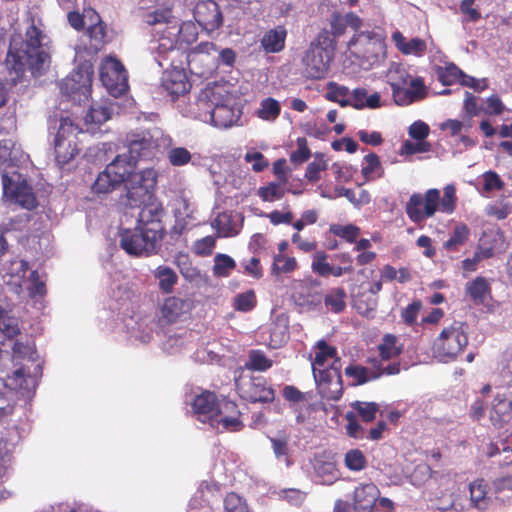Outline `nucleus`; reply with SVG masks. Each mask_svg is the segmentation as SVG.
Segmentation results:
<instances>
[{
	"label": "nucleus",
	"instance_id": "nucleus-20",
	"mask_svg": "<svg viewBox=\"0 0 512 512\" xmlns=\"http://www.w3.org/2000/svg\"><path fill=\"white\" fill-rule=\"evenodd\" d=\"M162 86L172 96L173 100L189 92L191 88V84L183 69L166 71L162 78Z\"/></svg>",
	"mask_w": 512,
	"mask_h": 512
},
{
	"label": "nucleus",
	"instance_id": "nucleus-25",
	"mask_svg": "<svg viewBox=\"0 0 512 512\" xmlns=\"http://www.w3.org/2000/svg\"><path fill=\"white\" fill-rule=\"evenodd\" d=\"M286 38L287 29L283 25H278L263 34L260 45L266 53H279L285 48Z\"/></svg>",
	"mask_w": 512,
	"mask_h": 512
},
{
	"label": "nucleus",
	"instance_id": "nucleus-31",
	"mask_svg": "<svg viewBox=\"0 0 512 512\" xmlns=\"http://www.w3.org/2000/svg\"><path fill=\"white\" fill-rule=\"evenodd\" d=\"M170 27L173 29V31H171L172 34L178 32L177 40L180 47L183 45H191L198 38V29L192 21H184L180 23L177 18L175 23Z\"/></svg>",
	"mask_w": 512,
	"mask_h": 512
},
{
	"label": "nucleus",
	"instance_id": "nucleus-53",
	"mask_svg": "<svg viewBox=\"0 0 512 512\" xmlns=\"http://www.w3.org/2000/svg\"><path fill=\"white\" fill-rule=\"evenodd\" d=\"M344 462L351 471H361L367 465V459L360 449H351L346 452Z\"/></svg>",
	"mask_w": 512,
	"mask_h": 512
},
{
	"label": "nucleus",
	"instance_id": "nucleus-12",
	"mask_svg": "<svg viewBox=\"0 0 512 512\" xmlns=\"http://www.w3.org/2000/svg\"><path fill=\"white\" fill-rule=\"evenodd\" d=\"M128 154L127 157L135 164L139 160L150 159L154 156L158 144L149 131L131 133L126 138Z\"/></svg>",
	"mask_w": 512,
	"mask_h": 512
},
{
	"label": "nucleus",
	"instance_id": "nucleus-51",
	"mask_svg": "<svg viewBox=\"0 0 512 512\" xmlns=\"http://www.w3.org/2000/svg\"><path fill=\"white\" fill-rule=\"evenodd\" d=\"M112 110L108 106L94 104L85 116V122L91 124H102L111 118Z\"/></svg>",
	"mask_w": 512,
	"mask_h": 512
},
{
	"label": "nucleus",
	"instance_id": "nucleus-33",
	"mask_svg": "<svg viewBox=\"0 0 512 512\" xmlns=\"http://www.w3.org/2000/svg\"><path fill=\"white\" fill-rule=\"evenodd\" d=\"M380 359L378 361L382 362V366L384 362L389 361L392 358L398 357L402 353V347L397 346V337L392 334H386L382 342L378 346Z\"/></svg>",
	"mask_w": 512,
	"mask_h": 512
},
{
	"label": "nucleus",
	"instance_id": "nucleus-57",
	"mask_svg": "<svg viewBox=\"0 0 512 512\" xmlns=\"http://www.w3.org/2000/svg\"><path fill=\"white\" fill-rule=\"evenodd\" d=\"M224 509L225 512H249L245 500L234 492L228 493L225 496Z\"/></svg>",
	"mask_w": 512,
	"mask_h": 512
},
{
	"label": "nucleus",
	"instance_id": "nucleus-62",
	"mask_svg": "<svg viewBox=\"0 0 512 512\" xmlns=\"http://www.w3.org/2000/svg\"><path fill=\"white\" fill-rule=\"evenodd\" d=\"M289 436L281 434L277 437L270 438L272 449L277 458L288 457L289 453Z\"/></svg>",
	"mask_w": 512,
	"mask_h": 512
},
{
	"label": "nucleus",
	"instance_id": "nucleus-32",
	"mask_svg": "<svg viewBox=\"0 0 512 512\" xmlns=\"http://www.w3.org/2000/svg\"><path fill=\"white\" fill-rule=\"evenodd\" d=\"M153 275L159 281V289L166 294H170L178 282L176 272L168 266H158Z\"/></svg>",
	"mask_w": 512,
	"mask_h": 512
},
{
	"label": "nucleus",
	"instance_id": "nucleus-43",
	"mask_svg": "<svg viewBox=\"0 0 512 512\" xmlns=\"http://www.w3.org/2000/svg\"><path fill=\"white\" fill-rule=\"evenodd\" d=\"M114 180V177L108 172L107 168H105L104 171L99 173L92 184V191L96 194H108L120 186L118 182Z\"/></svg>",
	"mask_w": 512,
	"mask_h": 512
},
{
	"label": "nucleus",
	"instance_id": "nucleus-10",
	"mask_svg": "<svg viewBox=\"0 0 512 512\" xmlns=\"http://www.w3.org/2000/svg\"><path fill=\"white\" fill-rule=\"evenodd\" d=\"M368 363L371 365V369L359 365H349L345 368V374L354 379L355 385H363L369 381L376 380L383 375H396L400 372L399 362H393L387 364V366H382L381 361H378L376 358H372L368 360Z\"/></svg>",
	"mask_w": 512,
	"mask_h": 512
},
{
	"label": "nucleus",
	"instance_id": "nucleus-13",
	"mask_svg": "<svg viewBox=\"0 0 512 512\" xmlns=\"http://www.w3.org/2000/svg\"><path fill=\"white\" fill-rule=\"evenodd\" d=\"M241 412L234 401L223 400L218 402L215 419L212 420V427L223 431L237 432L244 427L240 420Z\"/></svg>",
	"mask_w": 512,
	"mask_h": 512
},
{
	"label": "nucleus",
	"instance_id": "nucleus-2",
	"mask_svg": "<svg viewBox=\"0 0 512 512\" xmlns=\"http://www.w3.org/2000/svg\"><path fill=\"white\" fill-rule=\"evenodd\" d=\"M43 37L42 31L32 24L25 32L21 48L13 49L10 46L5 64L10 73L15 74L13 80L20 79L26 69L30 70L34 77L45 73L51 57L42 43Z\"/></svg>",
	"mask_w": 512,
	"mask_h": 512
},
{
	"label": "nucleus",
	"instance_id": "nucleus-56",
	"mask_svg": "<svg viewBox=\"0 0 512 512\" xmlns=\"http://www.w3.org/2000/svg\"><path fill=\"white\" fill-rule=\"evenodd\" d=\"M272 366V360L267 358L264 352L252 350L249 353V367L257 371H266Z\"/></svg>",
	"mask_w": 512,
	"mask_h": 512
},
{
	"label": "nucleus",
	"instance_id": "nucleus-38",
	"mask_svg": "<svg viewBox=\"0 0 512 512\" xmlns=\"http://www.w3.org/2000/svg\"><path fill=\"white\" fill-rule=\"evenodd\" d=\"M364 165L361 173L366 181L374 180L383 176V168L380 158L376 153H369L364 156Z\"/></svg>",
	"mask_w": 512,
	"mask_h": 512
},
{
	"label": "nucleus",
	"instance_id": "nucleus-8",
	"mask_svg": "<svg viewBox=\"0 0 512 512\" xmlns=\"http://www.w3.org/2000/svg\"><path fill=\"white\" fill-rule=\"evenodd\" d=\"M333 60V53L320 43L312 42L302 59L303 72L307 78L323 79L330 68Z\"/></svg>",
	"mask_w": 512,
	"mask_h": 512
},
{
	"label": "nucleus",
	"instance_id": "nucleus-42",
	"mask_svg": "<svg viewBox=\"0 0 512 512\" xmlns=\"http://www.w3.org/2000/svg\"><path fill=\"white\" fill-rule=\"evenodd\" d=\"M281 113L280 103L272 98L268 97L261 101L260 108L257 111V116L265 121H275Z\"/></svg>",
	"mask_w": 512,
	"mask_h": 512
},
{
	"label": "nucleus",
	"instance_id": "nucleus-35",
	"mask_svg": "<svg viewBox=\"0 0 512 512\" xmlns=\"http://www.w3.org/2000/svg\"><path fill=\"white\" fill-rule=\"evenodd\" d=\"M312 371L317 388H319V384L332 383L335 377L342 379L340 358H336V361H333V363L329 367H317L315 370Z\"/></svg>",
	"mask_w": 512,
	"mask_h": 512
},
{
	"label": "nucleus",
	"instance_id": "nucleus-23",
	"mask_svg": "<svg viewBox=\"0 0 512 512\" xmlns=\"http://www.w3.org/2000/svg\"><path fill=\"white\" fill-rule=\"evenodd\" d=\"M329 256L324 251H317L311 262V270L314 274L327 278L329 276L341 277L345 274H351L349 267L334 266L328 261Z\"/></svg>",
	"mask_w": 512,
	"mask_h": 512
},
{
	"label": "nucleus",
	"instance_id": "nucleus-45",
	"mask_svg": "<svg viewBox=\"0 0 512 512\" xmlns=\"http://www.w3.org/2000/svg\"><path fill=\"white\" fill-rule=\"evenodd\" d=\"M456 204V188L453 184H448L443 189V197L439 194L438 211L446 214H452L456 209Z\"/></svg>",
	"mask_w": 512,
	"mask_h": 512
},
{
	"label": "nucleus",
	"instance_id": "nucleus-52",
	"mask_svg": "<svg viewBox=\"0 0 512 512\" xmlns=\"http://www.w3.org/2000/svg\"><path fill=\"white\" fill-rule=\"evenodd\" d=\"M236 267L232 257L226 254H217L214 258L213 274L217 277H227Z\"/></svg>",
	"mask_w": 512,
	"mask_h": 512
},
{
	"label": "nucleus",
	"instance_id": "nucleus-47",
	"mask_svg": "<svg viewBox=\"0 0 512 512\" xmlns=\"http://www.w3.org/2000/svg\"><path fill=\"white\" fill-rule=\"evenodd\" d=\"M298 263L294 257H286L284 254H276L273 257L271 272L273 275L291 273L296 270Z\"/></svg>",
	"mask_w": 512,
	"mask_h": 512
},
{
	"label": "nucleus",
	"instance_id": "nucleus-19",
	"mask_svg": "<svg viewBox=\"0 0 512 512\" xmlns=\"http://www.w3.org/2000/svg\"><path fill=\"white\" fill-rule=\"evenodd\" d=\"M61 92L73 100L87 98L91 93L90 76L83 77L79 72L73 73L61 82Z\"/></svg>",
	"mask_w": 512,
	"mask_h": 512
},
{
	"label": "nucleus",
	"instance_id": "nucleus-64",
	"mask_svg": "<svg viewBox=\"0 0 512 512\" xmlns=\"http://www.w3.org/2000/svg\"><path fill=\"white\" fill-rule=\"evenodd\" d=\"M484 184L483 190L485 192H491L493 190H502L504 182L500 176L492 170H489L483 174Z\"/></svg>",
	"mask_w": 512,
	"mask_h": 512
},
{
	"label": "nucleus",
	"instance_id": "nucleus-1",
	"mask_svg": "<svg viewBox=\"0 0 512 512\" xmlns=\"http://www.w3.org/2000/svg\"><path fill=\"white\" fill-rule=\"evenodd\" d=\"M164 214L162 203L155 200L145 203L136 227L119 231L120 247L131 256L157 254L166 233L162 221Z\"/></svg>",
	"mask_w": 512,
	"mask_h": 512
},
{
	"label": "nucleus",
	"instance_id": "nucleus-27",
	"mask_svg": "<svg viewBox=\"0 0 512 512\" xmlns=\"http://www.w3.org/2000/svg\"><path fill=\"white\" fill-rule=\"evenodd\" d=\"M136 164L126 154L117 155L116 158L106 166L108 172L114 177L119 185L127 182L130 174L135 170Z\"/></svg>",
	"mask_w": 512,
	"mask_h": 512
},
{
	"label": "nucleus",
	"instance_id": "nucleus-6",
	"mask_svg": "<svg viewBox=\"0 0 512 512\" xmlns=\"http://www.w3.org/2000/svg\"><path fill=\"white\" fill-rule=\"evenodd\" d=\"M99 76L109 94L114 97L125 94L129 88L127 70L116 57L108 56L102 60Z\"/></svg>",
	"mask_w": 512,
	"mask_h": 512
},
{
	"label": "nucleus",
	"instance_id": "nucleus-7",
	"mask_svg": "<svg viewBox=\"0 0 512 512\" xmlns=\"http://www.w3.org/2000/svg\"><path fill=\"white\" fill-rule=\"evenodd\" d=\"M439 190L428 189L424 194L414 193L406 203L405 211L409 219L414 223H420L431 218L438 211Z\"/></svg>",
	"mask_w": 512,
	"mask_h": 512
},
{
	"label": "nucleus",
	"instance_id": "nucleus-60",
	"mask_svg": "<svg viewBox=\"0 0 512 512\" xmlns=\"http://www.w3.org/2000/svg\"><path fill=\"white\" fill-rule=\"evenodd\" d=\"M327 169V163L323 158L315 159L310 162L306 168L305 178L310 182H317L320 180V173Z\"/></svg>",
	"mask_w": 512,
	"mask_h": 512
},
{
	"label": "nucleus",
	"instance_id": "nucleus-44",
	"mask_svg": "<svg viewBox=\"0 0 512 512\" xmlns=\"http://www.w3.org/2000/svg\"><path fill=\"white\" fill-rule=\"evenodd\" d=\"M317 390L322 399L327 401H338L343 394L342 379L335 377L329 385L328 383L319 384V388H317Z\"/></svg>",
	"mask_w": 512,
	"mask_h": 512
},
{
	"label": "nucleus",
	"instance_id": "nucleus-58",
	"mask_svg": "<svg viewBox=\"0 0 512 512\" xmlns=\"http://www.w3.org/2000/svg\"><path fill=\"white\" fill-rule=\"evenodd\" d=\"M191 158V153L184 147H175L168 152V160L173 166H184Z\"/></svg>",
	"mask_w": 512,
	"mask_h": 512
},
{
	"label": "nucleus",
	"instance_id": "nucleus-18",
	"mask_svg": "<svg viewBox=\"0 0 512 512\" xmlns=\"http://www.w3.org/2000/svg\"><path fill=\"white\" fill-rule=\"evenodd\" d=\"M506 249L505 236L499 229H488L484 231L479 239L477 251L485 259L492 258L496 253Z\"/></svg>",
	"mask_w": 512,
	"mask_h": 512
},
{
	"label": "nucleus",
	"instance_id": "nucleus-5",
	"mask_svg": "<svg viewBox=\"0 0 512 512\" xmlns=\"http://www.w3.org/2000/svg\"><path fill=\"white\" fill-rule=\"evenodd\" d=\"M82 130L69 117H62L54 143L55 160L61 167L79 153L77 136Z\"/></svg>",
	"mask_w": 512,
	"mask_h": 512
},
{
	"label": "nucleus",
	"instance_id": "nucleus-34",
	"mask_svg": "<svg viewBox=\"0 0 512 512\" xmlns=\"http://www.w3.org/2000/svg\"><path fill=\"white\" fill-rule=\"evenodd\" d=\"M346 291L343 287H336L322 298L325 306L333 313H341L346 308Z\"/></svg>",
	"mask_w": 512,
	"mask_h": 512
},
{
	"label": "nucleus",
	"instance_id": "nucleus-61",
	"mask_svg": "<svg viewBox=\"0 0 512 512\" xmlns=\"http://www.w3.org/2000/svg\"><path fill=\"white\" fill-rule=\"evenodd\" d=\"M392 89V95L394 101L397 105H409L414 102L413 98L410 95V92L403 87V82L400 83H390Z\"/></svg>",
	"mask_w": 512,
	"mask_h": 512
},
{
	"label": "nucleus",
	"instance_id": "nucleus-55",
	"mask_svg": "<svg viewBox=\"0 0 512 512\" xmlns=\"http://www.w3.org/2000/svg\"><path fill=\"white\" fill-rule=\"evenodd\" d=\"M316 475L321 478L320 483L332 484L336 479V469L333 463L321 462L314 465Z\"/></svg>",
	"mask_w": 512,
	"mask_h": 512
},
{
	"label": "nucleus",
	"instance_id": "nucleus-16",
	"mask_svg": "<svg viewBox=\"0 0 512 512\" xmlns=\"http://www.w3.org/2000/svg\"><path fill=\"white\" fill-rule=\"evenodd\" d=\"M380 490L374 483H361L353 490L351 501L354 512H377Z\"/></svg>",
	"mask_w": 512,
	"mask_h": 512
},
{
	"label": "nucleus",
	"instance_id": "nucleus-17",
	"mask_svg": "<svg viewBox=\"0 0 512 512\" xmlns=\"http://www.w3.org/2000/svg\"><path fill=\"white\" fill-rule=\"evenodd\" d=\"M321 285L317 279L296 280L293 284L292 298L300 306H318L322 295L316 291Z\"/></svg>",
	"mask_w": 512,
	"mask_h": 512
},
{
	"label": "nucleus",
	"instance_id": "nucleus-26",
	"mask_svg": "<svg viewBox=\"0 0 512 512\" xmlns=\"http://www.w3.org/2000/svg\"><path fill=\"white\" fill-rule=\"evenodd\" d=\"M353 307L363 317H373L378 306V297L366 291L361 285L352 298Z\"/></svg>",
	"mask_w": 512,
	"mask_h": 512
},
{
	"label": "nucleus",
	"instance_id": "nucleus-9",
	"mask_svg": "<svg viewBox=\"0 0 512 512\" xmlns=\"http://www.w3.org/2000/svg\"><path fill=\"white\" fill-rule=\"evenodd\" d=\"M2 184L4 196L10 198L22 207L31 210L37 206L36 197L32 187L17 172H12L9 176L7 172L2 174Z\"/></svg>",
	"mask_w": 512,
	"mask_h": 512
},
{
	"label": "nucleus",
	"instance_id": "nucleus-63",
	"mask_svg": "<svg viewBox=\"0 0 512 512\" xmlns=\"http://www.w3.org/2000/svg\"><path fill=\"white\" fill-rule=\"evenodd\" d=\"M431 150V144L425 140L416 143L406 140L401 148V154L413 155L416 153H425Z\"/></svg>",
	"mask_w": 512,
	"mask_h": 512
},
{
	"label": "nucleus",
	"instance_id": "nucleus-54",
	"mask_svg": "<svg viewBox=\"0 0 512 512\" xmlns=\"http://www.w3.org/2000/svg\"><path fill=\"white\" fill-rule=\"evenodd\" d=\"M257 300L253 290L238 294L234 298V309L241 312H249L256 307Z\"/></svg>",
	"mask_w": 512,
	"mask_h": 512
},
{
	"label": "nucleus",
	"instance_id": "nucleus-24",
	"mask_svg": "<svg viewBox=\"0 0 512 512\" xmlns=\"http://www.w3.org/2000/svg\"><path fill=\"white\" fill-rule=\"evenodd\" d=\"M469 495L471 507L482 512L489 509L492 498L490 487L484 479H476L469 484Z\"/></svg>",
	"mask_w": 512,
	"mask_h": 512
},
{
	"label": "nucleus",
	"instance_id": "nucleus-28",
	"mask_svg": "<svg viewBox=\"0 0 512 512\" xmlns=\"http://www.w3.org/2000/svg\"><path fill=\"white\" fill-rule=\"evenodd\" d=\"M350 105L355 109H376L381 106V96L378 92L368 95L365 88H356L350 93Z\"/></svg>",
	"mask_w": 512,
	"mask_h": 512
},
{
	"label": "nucleus",
	"instance_id": "nucleus-49",
	"mask_svg": "<svg viewBox=\"0 0 512 512\" xmlns=\"http://www.w3.org/2000/svg\"><path fill=\"white\" fill-rule=\"evenodd\" d=\"M329 231L348 243H355L360 235V228L354 224H332L329 227Z\"/></svg>",
	"mask_w": 512,
	"mask_h": 512
},
{
	"label": "nucleus",
	"instance_id": "nucleus-37",
	"mask_svg": "<svg viewBox=\"0 0 512 512\" xmlns=\"http://www.w3.org/2000/svg\"><path fill=\"white\" fill-rule=\"evenodd\" d=\"M315 348L317 351L312 362V370H315L317 367H325L329 359L336 361V358H339L336 348L329 345L325 340L318 341Z\"/></svg>",
	"mask_w": 512,
	"mask_h": 512
},
{
	"label": "nucleus",
	"instance_id": "nucleus-39",
	"mask_svg": "<svg viewBox=\"0 0 512 512\" xmlns=\"http://www.w3.org/2000/svg\"><path fill=\"white\" fill-rule=\"evenodd\" d=\"M284 183L281 182H270L266 186L258 188L257 195L264 202H274L284 197L286 193Z\"/></svg>",
	"mask_w": 512,
	"mask_h": 512
},
{
	"label": "nucleus",
	"instance_id": "nucleus-21",
	"mask_svg": "<svg viewBox=\"0 0 512 512\" xmlns=\"http://www.w3.org/2000/svg\"><path fill=\"white\" fill-rule=\"evenodd\" d=\"M217 405L218 400L215 393L205 391L194 398L192 409L200 421L208 422L212 426V420L216 416Z\"/></svg>",
	"mask_w": 512,
	"mask_h": 512
},
{
	"label": "nucleus",
	"instance_id": "nucleus-48",
	"mask_svg": "<svg viewBox=\"0 0 512 512\" xmlns=\"http://www.w3.org/2000/svg\"><path fill=\"white\" fill-rule=\"evenodd\" d=\"M461 76H463V71L454 63L439 67L437 70L438 80L445 86L459 82Z\"/></svg>",
	"mask_w": 512,
	"mask_h": 512
},
{
	"label": "nucleus",
	"instance_id": "nucleus-15",
	"mask_svg": "<svg viewBox=\"0 0 512 512\" xmlns=\"http://www.w3.org/2000/svg\"><path fill=\"white\" fill-rule=\"evenodd\" d=\"M86 16L91 24L86 29V35L89 38L88 49L91 53H98L110 42L108 36L107 25L104 23L99 14L93 8L86 11Z\"/></svg>",
	"mask_w": 512,
	"mask_h": 512
},
{
	"label": "nucleus",
	"instance_id": "nucleus-11",
	"mask_svg": "<svg viewBox=\"0 0 512 512\" xmlns=\"http://www.w3.org/2000/svg\"><path fill=\"white\" fill-rule=\"evenodd\" d=\"M235 385L240 397L251 403H268L274 400V390L267 385L263 376L240 379Z\"/></svg>",
	"mask_w": 512,
	"mask_h": 512
},
{
	"label": "nucleus",
	"instance_id": "nucleus-50",
	"mask_svg": "<svg viewBox=\"0 0 512 512\" xmlns=\"http://www.w3.org/2000/svg\"><path fill=\"white\" fill-rule=\"evenodd\" d=\"M279 500L285 501L293 507H301L307 497V493L296 488L281 489L277 493Z\"/></svg>",
	"mask_w": 512,
	"mask_h": 512
},
{
	"label": "nucleus",
	"instance_id": "nucleus-40",
	"mask_svg": "<svg viewBox=\"0 0 512 512\" xmlns=\"http://www.w3.org/2000/svg\"><path fill=\"white\" fill-rule=\"evenodd\" d=\"M470 236V230L465 224H458L455 226L451 236L444 242V248L447 251H457L460 246L465 244Z\"/></svg>",
	"mask_w": 512,
	"mask_h": 512
},
{
	"label": "nucleus",
	"instance_id": "nucleus-14",
	"mask_svg": "<svg viewBox=\"0 0 512 512\" xmlns=\"http://www.w3.org/2000/svg\"><path fill=\"white\" fill-rule=\"evenodd\" d=\"M196 22L207 32L218 30L223 24V15L214 0L199 1L193 12Z\"/></svg>",
	"mask_w": 512,
	"mask_h": 512
},
{
	"label": "nucleus",
	"instance_id": "nucleus-41",
	"mask_svg": "<svg viewBox=\"0 0 512 512\" xmlns=\"http://www.w3.org/2000/svg\"><path fill=\"white\" fill-rule=\"evenodd\" d=\"M177 17L173 15L170 8H159L154 11L148 12L144 16V21L150 26L165 24L168 26L173 25Z\"/></svg>",
	"mask_w": 512,
	"mask_h": 512
},
{
	"label": "nucleus",
	"instance_id": "nucleus-22",
	"mask_svg": "<svg viewBox=\"0 0 512 512\" xmlns=\"http://www.w3.org/2000/svg\"><path fill=\"white\" fill-rule=\"evenodd\" d=\"M465 295L474 305H484L492 297V288L489 280L484 276H477L465 284Z\"/></svg>",
	"mask_w": 512,
	"mask_h": 512
},
{
	"label": "nucleus",
	"instance_id": "nucleus-29",
	"mask_svg": "<svg viewBox=\"0 0 512 512\" xmlns=\"http://www.w3.org/2000/svg\"><path fill=\"white\" fill-rule=\"evenodd\" d=\"M239 117L240 115L234 108L225 104L216 105L211 112V121L219 128L233 126L239 120Z\"/></svg>",
	"mask_w": 512,
	"mask_h": 512
},
{
	"label": "nucleus",
	"instance_id": "nucleus-30",
	"mask_svg": "<svg viewBox=\"0 0 512 512\" xmlns=\"http://www.w3.org/2000/svg\"><path fill=\"white\" fill-rule=\"evenodd\" d=\"M188 308L189 306L186 300L171 296L165 299L161 307V313L167 322L174 323L182 314L187 311Z\"/></svg>",
	"mask_w": 512,
	"mask_h": 512
},
{
	"label": "nucleus",
	"instance_id": "nucleus-4",
	"mask_svg": "<svg viewBox=\"0 0 512 512\" xmlns=\"http://www.w3.org/2000/svg\"><path fill=\"white\" fill-rule=\"evenodd\" d=\"M157 183V173L152 168L130 174L126 187V205L135 208L150 202Z\"/></svg>",
	"mask_w": 512,
	"mask_h": 512
},
{
	"label": "nucleus",
	"instance_id": "nucleus-3",
	"mask_svg": "<svg viewBox=\"0 0 512 512\" xmlns=\"http://www.w3.org/2000/svg\"><path fill=\"white\" fill-rule=\"evenodd\" d=\"M467 328L466 323L457 321L443 328L433 341L434 357L443 363L455 361L468 345Z\"/></svg>",
	"mask_w": 512,
	"mask_h": 512
},
{
	"label": "nucleus",
	"instance_id": "nucleus-46",
	"mask_svg": "<svg viewBox=\"0 0 512 512\" xmlns=\"http://www.w3.org/2000/svg\"><path fill=\"white\" fill-rule=\"evenodd\" d=\"M351 407L357 413L356 415L367 423L374 421L379 411V405L376 402L354 401Z\"/></svg>",
	"mask_w": 512,
	"mask_h": 512
},
{
	"label": "nucleus",
	"instance_id": "nucleus-59",
	"mask_svg": "<svg viewBox=\"0 0 512 512\" xmlns=\"http://www.w3.org/2000/svg\"><path fill=\"white\" fill-rule=\"evenodd\" d=\"M160 36L158 38V46L156 51L160 57H165L168 52L175 50L179 46L177 38L166 37L165 31H158Z\"/></svg>",
	"mask_w": 512,
	"mask_h": 512
},
{
	"label": "nucleus",
	"instance_id": "nucleus-36",
	"mask_svg": "<svg viewBox=\"0 0 512 512\" xmlns=\"http://www.w3.org/2000/svg\"><path fill=\"white\" fill-rule=\"evenodd\" d=\"M350 90L348 87L339 85L336 82L327 83V91L325 98L328 101L338 103L341 107H348L350 105Z\"/></svg>",
	"mask_w": 512,
	"mask_h": 512
}]
</instances>
